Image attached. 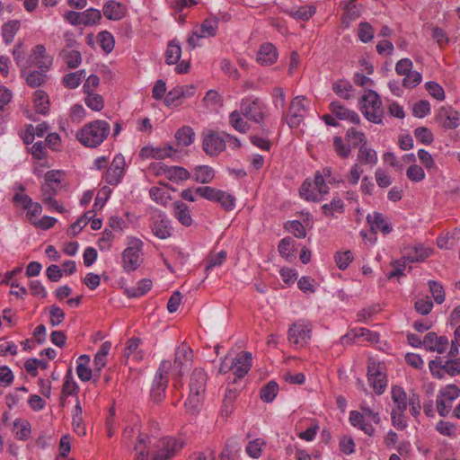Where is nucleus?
Here are the masks:
<instances>
[{"mask_svg": "<svg viewBox=\"0 0 460 460\" xmlns=\"http://www.w3.org/2000/svg\"><path fill=\"white\" fill-rule=\"evenodd\" d=\"M183 447L181 440L164 437L160 439L139 434L134 447V460H167Z\"/></svg>", "mask_w": 460, "mask_h": 460, "instance_id": "1", "label": "nucleus"}, {"mask_svg": "<svg viewBox=\"0 0 460 460\" xmlns=\"http://www.w3.org/2000/svg\"><path fill=\"white\" fill-rule=\"evenodd\" d=\"M110 131L111 127L107 121L97 119L85 124L76 133V138L86 147H96L107 138Z\"/></svg>", "mask_w": 460, "mask_h": 460, "instance_id": "2", "label": "nucleus"}, {"mask_svg": "<svg viewBox=\"0 0 460 460\" xmlns=\"http://www.w3.org/2000/svg\"><path fill=\"white\" fill-rule=\"evenodd\" d=\"M359 107L367 120L376 124L382 122V102L376 92L372 90L367 91L360 99Z\"/></svg>", "mask_w": 460, "mask_h": 460, "instance_id": "3", "label": "nucleus"}, {"mask_svg": "<svg viewBox=\"0 0 460 460\" xmlns=\"http://www.w3.org/2000/svg\"><path fill=\"white\" fill-rule=\"evenodd\" d=\"M239 111L247 119L261 123L265 117V105L261 99L247 96L241 101Z\"/></svg>", "mask_w": 460, "mask_h": 460, "instance_id": "4", "label": "nucleus"}, {"mask_svg": "<svg viewBox=\"0 0 460 460\" xmlns=\"http://www.w3.org/2000/svg\"><path fill=\"white\" fill-rule=\"evenodd\" d=\"M143 242L133 239L122 252V268L127 272L135 271L142 263Z\"/></svg>", "mask_w": 460, "mask_h": 460, "instance_id": "5", "label": "nucleus"}, {"mask_svg": "<svg viewBox=\"0 0 460 460\" xmlns=\"http://www.w3.org/2000/svg\"><path fill=\"white\" fill-rule=\"evenodd\" d=\"M199 196L209 201L217 202L226 211H232L235 208V197L225 190L205 186L198 190Z\"/></svg>", "mask_w": 460, "mask_h": 460, "instance_id": "6", "label": "nucleus"}, {"mask_svg": "<svg viewBox=\"0 0 460 460\" xmlns=\"http://www.w3.org/2000/svg\"><path fill=\"white\" fill-rule=\"evenodd\" d=\"M312 337L311 324L304 320L294 323L288 329V341L296 348L305 347Z\"/></svg>", "mask_w": 460, "mask_h": 460, "instance_id": "7", "label": "nucleus"}, {"mask_svg": "<svg viewBox=\"0 0 460 460\" xmlns=\"http://www.w3.org/2000/svg\"><path fill=\"white\" fill-rule=\"evenodd\" d=\"M172 367V364L170 360H163L156 371L151 388V394L156 402L161 401L165 393L169 381L168 375Z\"/></svg>", "mask_w": 460, "mask_h": 460, "instance_id": "8", "label": "nucleus"}, {"mask_svg": "<svg viewBox=\"0 0 460 460\" xmlns=\"http://www.w3.org/2000/svg\"><path fill=\"white\" fill-rule=\"evenodd\" d=\"M460 396V389L456 385H447L439 390L437 396L438 412L442 417H447L452 410L453 402Z\"/></svg>", "mask_w": 460, "mask_h": 460, "instance_id": "9", "label": "nucleus"}, {"mask_svg": "<svg viewBox=\"0 0 460 460\" xmlns=\"http://www.w3.org/2000/svg\"><path fill=\"white\" fill-rule=\"evenodd\" d=\"M149 227L153 234L161 240L167 239L172 235L170 221L166 215L159 209L152 211Z\"/></svg>", "mask_w": 460, "mask_h": 460, "instance_id": "10", "label": "nucleus"}, {"mask_svg": "<svg viewBox=\"0 0 460 460\" xmlns=\"http://www.w3.org/2000/svg\"><path fill=\"white\" fill-rule=\"evenodd\" d=\"M202 146L205 153L210 156L217 155L226 149L225 133L208 130L202 134Z\"/></svg>", "mask_w": 460, "mask_h": 460, "instance_id": "11", "label": "nucleus"}, {"mask_svg": "<svg viewBox=\"0 0 460 460\" xmlns=\"http://www.w3.org/2000/svg\"><path fill=\"white\" fill-rule=\"evenodd\" d=\"M307 101L303 96L293 98L290 102L288 112L286 114V119L290 128H297L307 111Z\"/></svg>", "mask_w": 460, "mask_h": 460, "instance_id": "12", "label": "nucleus"}, {"mask_svg": "<svg viewBox=\"0 0 460 460\" xmlns=\"http://www.w3.org/2000/svg\"><path fill=\"white\" fill-rule=\"evenodd\" d=\"M367 380L370 386L377 394H382L387 385L384 366L381 363L371 361L367 367Z\"/></svg>", "mask_w": 460, "mask_h": 460, "instance_id": "13", "label": "nucleus"}, {"mask_svg": "<svg viewBox=\"0 0 460 460\" xmlns=\"http://www.w3.org/2000/svg\"><path fill=\"white\" fill-rule=\"evenodd\" d=\"M429 368L431 374L438 378H442L444 373L453 376L460 373V358L440 360L439 362L431 361Z\"/></svg>", "mask_w": 460, "mask_h": 460, "instance_id": "14", "label": "nucleus"}, {"mask_svg": "<svg viewBox=\"0 0 460 460\" xmlns=\"http://www.w3.org/2000/svg\"><path fill=\"white\" fill-rule=\"evenodd\" d=\"M125 169V159L122 155H117L113 158L111 165L109 166L106 174L105 181L110 185H117L120 182Z\"/></svg>", "mask_w": 460, "mask_h": 460, "instance_id": "15", "label": "nucleus"}, {"mask_svg": "<svg viewBox=\"0 0 460 460\" xmlns=\"http://www.w3.org/2000/svg\"><path fill=\"white\" fill-rule=\"evenodd\" d=\"M28 62L36 66L40 70L48 71L52 66L53 58L47 55L46 48L41 45H36L31 52Z\"/></svg>", "mask_w": 460, "mask_h": 460, "instance_id": "16", "label": "nucleus"}, {"mask_svg": "<svg viewBox=\"0 0 460 460\" xmlns=\"http://www.w3.org/2000/svg\"><path fill=\"white\" fill-rule=\"evenodd\" d=\"M176 153L177 150L170 145L156 147L147 146L141 148L139 156L142 159L154 158L156 160H163L165 158L172 157Z\"/></svg>", "mask_w": 460, "mask_h": 460, "instance_id": "17", "label": "nucleus"}, {"mask_svg": "<svg viewBox=\"0 0 460 460\" xmlns=\"http://www.w3.org/2000/svg\"><path fill=\"white\" fill-rule=\"evenodd\" d=\"M59 190L60 187H56L54 184L45 181L41 186V199L42 202L48 206L49 210L63 213L65 212L64 207L59 205L55 199V196Z\"/></svg>", "mask_w": 460, "mask_h": 460, "instance_id": "18", "label": "nucleus"}, {"mask_svg": "<svg viewBox=\"0 0 460 460\" xmlns=\"http://www.w3.org/2000/svg\"><path fill=\"white\" fill-rule=\"evenodd\" d=\"M192 358L193 353L188 345L182 344L176 349L173 367L177 370L179 376H181L183 370L190 366Z\"/></svg>", "mask_w": 460, "mask_h": 460, "instance_id": "19", "label": "nucleus"}, {"mask_svg": "<svg viewBox=\"0 0 460 460\" xmlns=\"http://www.w3.org/2000/svg\"><path fill=\"white\" fill-rule=\"evenodd\" d=\"M448 339L446 336H438L436 332L427 333L423 339V347L429 351L442 354L448 348Z\"/></svg>", "mask_w": 460, "mask_h": 460, "instance_id": "20", "label": "nucleus"}, {"mask_svg": "<svg viewBox=\"0 0 460 460\" xmlns=\"http://www.w3.org/2000/svg\"><path fill=\"white\" fill-rule=\"evenodd\" d=\"M233 372L238 377H243L252 366V353L242 351L233 358Z\"/></svg>", "mask_w": 460, "mask_h": 460, "instance_id": "21", "label": "nucleus"}, {"mask_svg": "<svg viewBox=\"0 0 460 460\" xmlns=\"http://www.w3.org/2000/svg\"><path fill=\"white\" fill-rule=\"evenodd\" d=\"M208 376L202 368H195L190 377V393L196 395L205 394Z\"/></svg>", "mask_w": 460, "mask_h": 460, "instance_id": "22", "label": "nucleus"}, {"mask_svg": "<svg viewBox=\"0 0 460 460\" xmlns=\"http://www.w3.org/2000/svg\"><path fill=\"white\" fill-rule=\"evenodd\" d=\"M438 119L443 128L447 129L456 128L460 125L458 111L451 107H441L438 111Z\"/></svg>", "mask_w": 460, "mask_h": 460, "instance_id": "23", "label": "nucleus"}, {"mask_svg": "<svg viewBox=\"0 0 460 460\" xmlns=\"http://www.w3.org/2000/svg\"><path fill=\"white\" fill-rule=\"evenodd\" d=\"M367 221L369 224L373 232L380 231L384 234L392 232V226L388 218L379 212H373L367 216Z\"/></svg>", "mask_w": 460, "mask_h": 460, "instance_id": "24", "label": "nucleus"}, {"mask_svg": "<svg viewBox=\"0 0 460 460\" xmlns=\"http://www.w3.org/2000/svg\"><path fill=\"white\" fill-rule=\"evenodd\" d=\"M349 422L350 424L362 430L365 434L369 437H373L376 432V429L371 424V420L369 419H366V415L360 413L357 411H352L349 412Z\"/></svg>", "mask_w": 460, "mask_h": 460, "instance_id": "25", "label": "nucleus"}, {"mask_svg": "<svg viewBox=\"0 0 460 460\" xmlns=\"http://www.w3.org/2000/svg\"><path fill=\"white\" fill-rule=\"evenodd\" d=\"M103 15L111 21H119L126 15L127 7L114 0L107 1L102 7Z\"/></svg>", "mask_w": 460, "mask_h": 460, "instance_id": "26", "label": "nucleus"}, {"mask_svg": "<svg viewBox=\"0 0 460 460\" xmlns=\"http://www.w3.org/2000/svg\"><path fill=\"white\" fill-rule=\"evenodd\" d=\"M330 109L332 114L339 119L348 120L353 124H359L360 122V118L356 111L343 107L338 102H332Z\"/></svg>", "mask_w": 460, "mask_h": 460, "instance_id": "27", "label": "nucleus"}, {"mask_svg": "<svg viewBox=\"0 0 460 460\" xmlns=\"http://www.w3.org/2000/svg\"><path fill=\"white\" fill-rule=\"evenodd\" d=\"M278 58V52L271 43H264L257 53V61L263 66H270L275 63Z\"/></svg>", "mask_w": 460, "mask_h": 460, "instance_id": "28", "label": "nucleus"}, {"mask_svg": "<svg viewBox=\"0 0 460 460\" xmlns=\"http://www.w3.org/2000/svg\"><path fill=\"white\" fill-rule=\"evenodd\" d=\"M391 397L394 402V407L392 411L404 412L408 405L407 394L401 386H393L391 391Z\"/></svg>", "mask_w": 460, "mask_h": 460, "instance_id": "29", "label": "nucleus"}, {"mask_svg": "<svg viewBox=\"0 0 460 460\" xmlns=\"http://www.w3.org/2000/svg\"><path fill=\"white\" fill-rule=\"evenodd\" d=\"M173 215L177 220L185 226H190L192 224V218L189 211L188 206L182 201H176L173 203Z\"/></svg>", "mask_w": 460, "mask_h": 460, "instance_id": "30", "label": "nucleus"}, {"mask_svg": "<svg viewBox=\"0 0 460 460\" xmlns=\"http://www.w3.org/2000/svg\"><path fill=\"white\" fill-rule=\"evenodd\" d=\"M59 56L71 69L78 67L82 62V56L78 49H62Z\"/></svg>", "mask_w": 460, "mask_h": 460, "instance_id": "31", "label": "nucleus"}, {"mask_svg": "<svg viewBox=\"0 0 460 460\" xmlns=\"http://www.w3.org/2000/svg\"><path fill=\"white\" fill-rule=\"evenodd\" d=\"M377 160V154L374 149L367 147L366 145L359 147L357 156V161L358 164L374 166L376 164Z\"/></svg>", "mask_w": 460, "mask_h": 460, "instance_id": "32", "label": "nucleus"}, {"mask_svg": "<svg viewBox=\"0 0 460 460\" xmlns=\"http://www.w3.org/2000/svg\"><path fill=\"white\" fill-rule=\"evenodd\" d=\"M244 117L239 110L232 111L229 115V124L238 132L246 133L250 130V125L244 120Z\"/></svg>", "mask_w": 460, "mask_h": 460, "instance_id": "33", "label": "nucleus"}, {"mask_svg": "<svg viewBox=\"0 0 460 460\" xmlns=\"http://www.w3.org/2000/svg\"><path fill=\"white\" fill-rule=\"evenodd\" d=\"M175 139L178 145L188 146L194 142V130L190 126H183L176 131Z\"/></svg>", "mask_w": 460, "mask_h": 460, "instance_id": "34", "label": "nucleus"}, {"mask_svg": "<svg viewBox=\"0 0 460 460\" xmlns=\"http://www.w3.org/2000/svg\"><path fill=\"white\" fill-rule=\"evenodd\" d=\"M85 77L86 72L84 69L71 72L63 77V84L68 89H75Z\"/></svg>", "mask_w": 460, "mask_h": 460, "instance_id": "35", "label": "nucleus"}, {"mask_svg": "<svg viewBox=\"0 0 460 460\" xmlns=\"http://www.w3.org/2000/svg\"><path fill=\"white\" fill-rule=\"evenodd\" d=\"M214 177V170L208 165H199L194 170V181L199 183H209L213 181Z\"/></svg>", "mask_w": 460, "mask_h": 460, "instance_id": "36", "label": "nucleus"}, {"mask_svg": "<svg viewBox=\"0 0 460 460\" xmlns=\"http://www.w3.org/2000/svg\"><path fill=\"white\" fill-rule=\"evenodd\" d=\"M90 357L82 355L77 358L76 374L80 380L85 382L89 381L92 377V369L88 367Z\"/></svg>", "mask_w": 460, "mask_h": 460, "instance_id": "37", "label": "nucleus"}, {"mask_svg": "<svg viewBox=\"0 0 460 460\" xmlns=\"http://www.w3.org/2000/svg\"><path fill=\"white\" fill-rule=\"evenodd\" d=\"M181 55V48L179 40H172L169 42L166 53H165V61L168 65L176 64Z\"/></svg>", "mask_w": 460, "mask_h": 460, "instance_id": "38", "label": "nucleus"}, {"mask_svg": "<svg viewBox=\"0 0 460 460\" xmlns=\"http://www.w3.org/2000/svg\"><path fill=\"white\" fill-rule=\"evenodd\" d=\"M33 104L36 111L46 114L49 111V97L45 92L37 90L33 94Z\"/></svg>", "mask_w": 460, "mask_h": 460, "instance_id": "39", "label": "nucleus"}, {"mask_svg": "<svg viewBox=\"0 0 460 460\" xmlns=\"http://www.w3.org/2000/svg\"><path fill=\"white\" fill-rule=\"evenodd\" d=\"M72 425L75 432H76L79 436L85 435L86 430L83 423V410L79 401H77L74 409Z\"/></svg>", "mask_w": 460, "mask_h": 460, "instance_id": "40", "label": "nucleus"}, {"mask_svg": "<svg viewBox=\"0 0 460 460\" xmlns=\"http://www.w3.org/2000/svg\"><path fill=\"white\" fill-rule=\"evenodd\" d=\"M190 177V172L181 166H169L166 178L173 182H180L188 180Z\"/></svg>", "mask_w": 460, "mask_h": 460, "instance_id": "41", "label": "nucleus"}, {"mask_svg": "<svg viewBox=\"0 0 460 460\" xmlns=\"http://www.w3.org/2000/svg\"><path fill=\"white\" fill-rule=\"evenodd\" d=\"M218 28V21L216 18L206 19L199 26V32L201 37L209 38L216 35Z\"/></svg>", "mask_w": 460, "mask_h": 460, "instance_id": "42", "label": "nucleus"}, {"mask_svg": "<svg viewBox=\"0 0 460 460\" xmlns=\"http://www.w3.org/2000/svg\"><path fill=\"white\" fill-rule=\"evenodd\" d=\"M203 398L204 394L196 395V394L190 393L184 404L186 411L191 415L197 414L201 409Z\"/></svg>", "mask_w": 460, "mask_h": 460, "instance_id": "43", "label": "nucleus"}, {"mask_svg": "<svg viewBox=\"0 0 460 460\" xmlns=\"http://www.w3.org/2000/svg\"><path fill=\"white\" fill-rule=\"evenodd\" d=\"M300 196L309 201H320L321 198L318 197V192L314 183L308 180L305 181L299 190Z\"/></svg>", "mask_w": 460, "mask_h": 460, "instance_id": "44", "label": "nucleus"}, {"mask_svg": "<svg viewBox=\"0 0 460 460\" xmlns=\"http://www.w3.org/2000/svg\"><path fill=\"white\" fill-rule=\"evenodd\" d=\"M333 92L340 97L349 100L352 97L353 87L348 81L338 80L332 84Z\"/></svg>", "mask_w": 460, "mask_h": 460, "instance_id": "45", "label": "nucleus"}, {"mask_svg": "<svg viewBox=\"0 0 460 460\" xmlns=\"http://www.w3.org/2000/svg\"><path fill=\"white\" fill-rule=\"evenodd\" d=\"M315 13V8L313 5H305L298 8L291 9L288 13L291 17L299 21H307Z\"/></svg>", "mask_w": 460, "mask_h": 460, "instance_id": "46", "label": "nucleus"}, {"mask_svg": "<svg viewBox=\"0 0 460 460\" xmlns=\"http://www.w3.org/2000/svg\"><path fill=\"white\" fill-rule=\"evenodd\" d=\"M141 341L138 338H132L128 341L127 347L124 351V356L127 358L132 357L136 360L143 358V353L138 350Z\"/></svg>", "mask_w": 460, "mask_h": 460, "instance_id": "47", "label": "nucleus"}, {"mask_svg": "<svg viewBox=\"0 0 460 460\" xmlns=\"http://www.w3.org/2000/svg\"><path fill=\"white\" fill-rule=\"evenodd\" d=\"M84 103L94 111H100L104 107V101L102 95L96 93H85Z\"/></svg>", "mask_w": 460, "mask_h": 460, "instance_id": "48", "label": "nucleus"}, {"mask_svg": "<svg viewBox=\"0 0 460 460\" xmlns=\"http://www.w3.org/2000/svg\"><path fill=\"white\" fill-rule=\"evenodd\" d=\"M13 432L17 439L25 440L31 434V425L25 420H17L13 422Z\"/></svg>", "mask_w": 460, "mask_h": 460, "instance_id": "49", "label": "nucleus"}, {"mask_svg": "<svg viewBox=\"0 0 460 460\" xmlns=\"http://www.w3.org/2000/svg\"><path fill=\"white\" fill-rule=\"evenodd\" d=\"M279 391V385L274 381H270L261 390V399L264 402H271Z\"/></svg>", "mask_w": 460, "mask_h": 460, "instance_id": "50", "label": "nucleus"}, {"mask_svg": "<svg viewBox=\"0 0 460 460\" xmlns=\"http://www.w3.org/2000/svg\"><path fill=\"white\" fill-rule=\"evenodd\" d=\"M82 23L84 26H92L100 22L102 13L98 9L89 8L82 12Z\"/></svg>", "mask_w": 460, "mask_h": 460, "instance_id": "51", "label": "nucleus"}, {"mask_svg": "<svg viewBox=\"0 0 460 460\" xmlns=\"http://www.w3.org/2000/svg\"><path fill=\"white\" fill-rule=\"evenodd\" d=\"M414 308L419 314L422 315H427L430 313L431 309L433 308V303L429 296H421L416 298V301L414 303Z\"/></svg>", "mask_w": 460, "mask_h": 460, "instance_id": "52", "label": "nucleus"}, {"mask_svg": "<svg viewBox=\"0 0 460 460\" xmlns=\"http://www.w3.org/2000/svg\"><path fill=\"white\" fill-rule=\"evenodd\" d=\"M265 441L262 438H255L248 443L245 451L249 456L257 459L261 456Z\"/></svg>", "mask_w": 460, "mask_h": 460, "instance_id": "53", "label": "nucleus"}, {"mask_svg": "<svg viewBox=\"0 0 460 460\" xmlns=\"http://www.w3.org/2000/svg\"><path fill=\"white\" fill-rule=\"evenodd\" d=\"M98 40L101 48L105 53H111L114 48L115 40L112 34L107 31H101L98 34Z\"/></svg>", "mask_w": 460, "mask_h": 460, "instance_id": "54", "label": "nucleus"}, {"mask_svg": "<svg viewBox=\"0 0 460 460\" xmlns=\"http://www.w3.org/2000/svg\"><path fill=\"white\" fill-rule=\"evenodd\" d=\"M418 158L420 164L429 171V172H437L438 166L433 158V156L426 150L420 149L418 150Z\"/></svg>", "mask_w": 460, "mask_h": 460, "instance_id": "55", "label": "nucleus"}, {"mask_svg": "<svg viewBox=\"0 0 460 460\" xmlns=\"http://www.w3.org/2000/svg\"><path fill=\"white\" fill-rule=\"evenodd\" d=\"M271 97L274 107L285 114L286 93L284 90L280 87L273 88Z\"/></svg>", "mask_w": 460, "mask_h": 460, "instance_id": "56", "label": "nucleus"}, {"mask_svg": "<svg viewBox=\"0 0 460 460\" xmlns=\"http://www.w3.org/2000/svg\"><path fill=\"white\" fill-rule=\"evenodd\" d=\"M346 137L353 146L358 145L365 146L367 144V137L362 131H358L354 128H349L346 133Z\"/></svg>", "mask_w": 460, "mask_h": 460, "instance_id": "57", "label": "nucleus"}, {"mask_svg": "<svg viewBox=\"0 0 460 460\" xmlns=\"http://www.w3.org/2000/svg\"><path fill=\"white\" fill-rule=\"evenodd\" d=\"M149 195L154 201L163 206H166L170 199V197L166 191H164V189L156 186H154L150 189Z\"/></svg>", "mask_w": 460, "mask_h": 460, "instance_id": "58", "label": "nucleus"}, {"mask_svg": "<svg viewBox=\"0 0 460 460\" xmlns=\"http://www.w3.org/2000/svg\"><path fill=\"white\" fill-rule=\"evenodd\" d=\"M152 281L147 279H144L138 282L137 288L127 289L128 296L130 297H137L145 295L151 289Z\"/></svg>", "mask_w": 460, "mask_h": 460, "instance_id": "59", "label": "nucleus"}, {"mask_svg": "<svg viewBox=\"0 0 460 460\" xmlns=\"http://www.w3.org/2000/svg\"><path fill=\"white\" fill-rule=\"evenodd\" d=\"M406 176L411 181L420 182L425 179V172L421 166L411 164L406 170Z\"/></svg>", "mask_w": 460, "mask_h": 460, "instance_id": "60", "label": "nucleus"}, {"mask_svg": "<svg viewBox=\"0 0 460 460\" xmlns=\"http://www.w3.org/2000/svg\"><path fill=\"white\" fill-rule=\"evenodd\" d=\"M20 24L17 21H11L4 24L3 26V37L6 44L10 43L16 31H18Z\"/></svg>", "mask_w": 460, "mask_h": 460, "instance_id": "61", "label": "nucleus"}, {"mask_svg": "<svg viewBox=\"0 0 460 460\" xmlns=\"http://www.w3.org/2000/svg\"><path fill=\"white\" fill-rule=\"evenodd\" d=\"M358 35L362 42L367 43L374 38V29L368 22H361L358 25Z\"/></svg>", "mask_w": 460, "mask_h": 460, "instance_id": "62", "label": "nucleus"}, {"mask_svg": "<svg viewBox=\"0 0 460 460\" xmlns=\"http://www.w3.org/2000/svg\"><path fill=\"white\" fill-rule=\"evenodd\" d=\"M322 209L326 216H333L336 212L341 213L343 209V201L340 198H333L331 203L324 204Z\"/></svg>", "mask_w": 460, "mask_h": 460, "instance_id": "63", "label": "nucleus"}, {"mask_svg": "<svg viewBox=\"0 0 460 460\" xmlns=\"http://www.w3.org/2000/svg\"><path fill=\"white\" fill-rule=\"evenodd\" d=\"M286 229L297 238H305L306 231L301 222L297 220L288 221L285 225Z\"/></svg>", "mask_w": 460, "mask_h": 460, "instance_id": "64", "label": "nucleus"}]
</instances>
